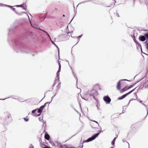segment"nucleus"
<instances>
[{"mask_svg":"<svg viewBox=\"0 0 148 148\" xmlns=\"http://www.w3.org/2000/svg\"><path fill=\"white\" fill-rule=\"evenodd\" d=\"M14 44L17 45L20 50L24 53H29L31 52L30 50L25 47L22 43V41L18 38L16 39L13 41Z\"/></svg>","mask_w":148,"mask_h":148,"instance_id":"1","label":"nucleus"},{"mask_svg":"<svg viewBox=\"0 0 148 148\" xmlns=\"http://www.w3.org/2000/svg\"><path fill=\"white\" fill-rule=\"evenodd\" d=\"M138 39L139 40L143 42L146 39L148 40V33H146L144 35H141L139 37Z\"/></svg>","mask_w":148,"mask_h":148,"instance_id":"2","label":"nucleus"},{"mask_svg":"<svg viewBox=\"0 0 148 148\" xmlns=\"http://www.w3.org/2000/svg\"><path fill=\"white\" fill-rule=\"evenodd\" d=\"M104 101L106 104L109 103L111 101V99L108 96H105L103 97Z\"/></svg>","mask_w":148,"mask_h":148,"instance_id":"3","label":"nucleus"},{"mask_svg":"<svg viewBox=\"0 0 148 148\" xmlns=\"http://www.w3.org/2000/svg\"><path fill=\"white\" fill-rule=\"evenodd\" d=\"M133 40H134V41L137 44L138 46L140 48V50H141V52L142 53H144V54H145L146 55H147L148 56V54H146L144 52H142V47H141V46L140 45V43L135 38V37L134 36L133 38Z\"/></svg>","mask_w":148,"mask_h":148,"instance_id":"4","label":"nucleus"},{"mask_svg":"<svg viewBox=\"0 0 148 148\" xmlns=\"http://www.w3.org/2000/svg\"><path fill=\"white\" fill-rule=\"evenodd\" d=\"M98 95V92L97 91L95 90H92L90 93V96L93 95Z\"/></svg>","mask_w":148,"mask_h":148,"instance_id":"5","label":"nucleus"},{"mask_svg":"<svg viewBox=\"0 0 148 148\" xmlns=\"http://www.w3.org/2000/svg\"><path fill=\"white\" fill-rule=\"evenodd\" d=\"M36 111L38 113V114L36 115V114H34L33 116H40L41 114V113L42 111V110L40 109L39 108H37L36 109Z\"/></svg>","mask_w":148,"mask_h":148,"instance_id":"6","label":"nucleus"},{"mask_svg":"<svg viewBox=\"0 0 148 148\" xmlns=\"http://www.w3.org/2000/svg\"><path fill=\"white\" fill-rule=\"evenodd\" d=\"M93 140H94V138H93V137H92V136L91 137L88 138L87 140L84 141L83 142V143L84 142H86V143L89 142Z\"/></svg>","mask_w":148,"mask_h":148,"instance_id":"7","label":"nucleus"},{"mask_svg":"<svg viewBox=\"0 0 148 148\" xmlns=\"http://www.w3.org/2000/svg\"><path fill=\"white\" fill-rule=\"evenodd\" d=\"M121 80H119L117 83V85L116 86V88L117 89L119 90H120L121 89Z\"/></svg>","mask_w":148,"mask_h":148,"instance_id":"8","label":"nucleus"},{"mask_svg":"<svg viewBox=\"0 0 148 148\" xmlns=\"http://www.w3.org/2000/svg\"><path fill=\"white\" fill-rule=\"evenodd\" d=\"M45 139L47 140H49L50 138V136L49 134H48L47 133H45Z\"/></svg>","mask_w":148,"mask_h":148,"instance_id":"9","label":"nucleus"},{"mask_svg":"<svg viewBox=\"0 0 148 148\" xmlns=\"http://www.w3.org/2000/svg\"><path fill=\"white\" fill-rule=\"evenodd\" d=\"M100 134V132H98L97 133L93 135L92 136V137H93V138H94V140Z\"/></svg>","mask_w":148,"mask_h":148,"instance_id":"10","label":"nucleus"},{"mask_svg":"<svg viewBox=\"0 0 148 148\" xmlns=\"http://www.w3.org/2000/svg\"><path fill=\"white\" fill-rule=\"evenodd\" d=\"M139 102L140 103H141L143 105H144L145 107V108H146V110L147 111V115L145 117H146L147 116V114H148V109L147 107V106L145 104H144V103H142V101H139Z\"/></svg>","mask_w":148,"mask_h":148,"instance_id":"11","label":"nucleus"},{"mask_svg":"<svg viewBox=\"0 0 148 148\" xmlns=\"http://www.w3.org/2000/svg\"><path fill=\"white\" fill-rule=\"evenodd\" d=\"M82 36V35H80L79 36H77V37H76V36H75V37H72L71 36V37L72 38H77L78 39V42H77V43H76V44H77L78 42H79V40H80V38Z\"/></svg>","mask_w":148,"mask_h":148,"instance_id":"12","label":"nucleus"},{"mask_svg":"<svg viewBox=\"0 0 148 148\" xmlns=\"http://www.w3.org/2000/svg\"><path fill=\"white\" fill-rule=\"evenodd\" d=\"M70 68H71V69L72 71V73L73 75V76L75 77V78L77 80H77H78L77 78V77H76V76L75 75L74 73V72L73 71V70L72 69V68L71 67H70Z\"/></svg>","mask_w":148,"mask_h":148,"instance_id":"13","label":"nucleus"},{"mask_svg":"<svg viewBox=\"0 0 148 148\" xmlns=\"http://www.w3.org/2000/svg\"><path fill=\"white\" fill-rule=\"evenodd\" d=\"M126 97V96L124 94L123 95H122L121 96L119 97L118 98V99L119 100L122 99H124Z\"/></svg>","mask_w":148,"mask_h":148,"instance_id":"14","label":"nucleus"},{"mask_svg":"<svg viewBox=\"0 0 148 148\" xmlns=\"http://www.w3.org/2000/svg\"><path fill=\"white\" fill-rule=\"evenodd\" d=\"M117 136L116 137H115L114 138V139H113L112 141V142H111V143L112 145H114L115 142V140H116V138H117Z\"/></svg>","mask_w":148,"mask_h":148,"instance_id":"15","label":"nucleus"},{"mask_svg":"<svg viewBox=\"0 0 148 148\" xmlns=\"http://www.w3.org/2000/svg\"><path fill=\"white\" fill-rule=\"evenodd\" d=\"M126 87L125 86L123 88H122L120 91V92L121 93H123L124 91L126 90H127L126 89Z\"/></svg>","mask_w":148,"mask_h":148,"instance_id":"16","label":"nucleus"},{"mask_svg":"<svg viewBox=\"0 0 148 148\" xmlns=\"http://www.w3.org/2000/svg\"><path fill=\"white\" fill-rule=\"evenodd\" d=\"M51 42L58 49V54H59V48H58V47L54 42L53 41H51Z\"/></svg>","mask_w":148,"mask_h":148,"instance_id":"17","label":"nucleus"},{"mask_svg":"<svg viewBox=\"0 0 148 148\" xmlns=\"http://www.w3.org/2000/svg\"><path fill=\"white\" fill-rule=\"evenodd\" d=\"M92 2V0H88V1H82L79 3V4H81L82 3H85L86 2Z\"/></svg>","mask_w":148,"mask_h":148,"instance_id":"18","label":"nucleus"},{"mask_svg":"<svg viewBox=\"0 0 148 148\" xmlns=\"http://www.w3.org/2000/svg\"><path fill=\"white\" fill-rule=\"evenodd\" d=\"M135 84H133V85H130L129 87H128L127 89H126V90H128L130 88H132L133 87V86L135 85Z\"/></svg>","mask_w":148,"mask_h":148,"instance_id":"19","label":"nucleus"},{"mask_svg":"<svg viewBox=\"0 0 148 148\" xmlns=\"http://www.w3.org/2000/svg\"><path fill=\"white\" fill-rule=\"evenodd\" d=\"M58 64L59 65L58 69L61 70V65L60 63L59 62H58Z\"/></svg>","mask_w":148,"mask_h":148,"instance_id":"20","label":"nucleus"},{"mask_svg":"<svg viewBox=\"0 0 148 148\" xmlns=\"http://www.w3.org/2000/svg\"><path fill=\"white\" fill-rule=\"evenodd\" d=\"M43 124L42 125L44 127H46V122L44 121L43 120Z\"/></svg>","mask_w":148,"mask_h":148,"instance_id":"21","label":"nucleus"},{"mask_svg":"<svg viewBox=\"0 0 148 148\" xmlns=\"http://www.w3.org/2000/svg\"><path fill=\"white\" fill-rule=\"evenodd\" d=\"M132 91L131 90L130 91V92H128V93L125 94L126 95V96H127V95L130 94V93H132Z\"/></svg>","mask_w":148,"mask_h":148,"instance_id":"22","label":"nucleus"},{"mask_svg":"<svg viewBox=\"0 0 148 148\" xmlns=\"http://www.w3.org/2000/svg\"><path fill=\"white\" fill-rule=\"evenodd\" d=\"M45 108L44 107V106H43V105L42 106H41L40 108V109H41V110H43L44 108Z\"/></svg>","mask_w":148,"mask_h":148,"instance_id":"23","label":"nucleus"},{"mask_svg":"<svg viewBox=\"0 0 148 148\" xmlns=\"http://www.w3.org/2000/svg\"><path fill=\"white\" fill-rule=\"evenodd\" d=\"M11 9L14 12H15L16 14H17V13L16 11L15 10V8H14L12 7Z\"/></svg>","mask_w":148,"mask_h":148,"instance_id":"24","label":"nucleus"},{"mask_svg":"<svg viewBox=\"0 0 148 148\" xmlns=\"http://www.w3.org/2000/svg\"><path fill=\"white\" fill-rule=\"evenodd\" d=\"M23 119H24L25 121L26 122H27V121H29V119H28L26 118H23Z\"/></svg>","mask_w":148,"mask_h":148,"instance_id":"25","label":"nucleus"},{"mask_svg":"<svg viewBox=\"0 0 148 148\" xmlns=\"http://www.w3.org/2000/svg\"><path fill=\"white\" fill-rule=\"evenodd\" d=\"M43 148H52L50 147L49 146H48L47 145H45V146L43 147Z\"/></svg>","mask_w":148,"mask_h":148,"instance_id":"26","label":"nucleus"},{"mask_svg":"<svg viewBox=\"0 0 148 148\" xmlns=\"http://www.w3.org/2000/svg\"><path fill=\"white\" fill-rule=\"evenodd\" d=\"M36 110H34L32 111V114H34L36 112Z\"/></svg>","mask_w":148,"mask_h":148,"instance_id":"27","label":"nucleus"},{"mask_svg":"<svg viewBox=\"0 0 148 148\" xmlns=\"http://www.w3.org/2000/svg\"><path fill=\"white\" fill-rule=\"evenodd\" d=\"M5 5L6 6L8 7H10V8H11L12 7V6H10V5Z\"/></svg>","mask_w":148,"mask_h":148,"instance_id":"28","label":"nucleus"},{"mask_svg":"<svg viewBox=\"0 0 148 148\" xmlns=\"http://www.w3.org/2000/svg\"><path fill=\"white\" fill-rule=\"evenodd\" d=\"M122 141H123V142H126V143H127L128 144V145H129V143H128L127 141H125V140H124V139Z\"/></svg>","mask_w":148,"mask_h":148,"instance_id":"29","label":"nucleus"},{"mask_svg":"<svg viewBox=\"0 0 148 148\" xmlns=\"http://www.w3.org/2000/svg\"><path fill=\"white\" fill-rule=\"evenodd\" d=\"M40 121H41L42 120H43L42 117H39L38 119Z\"/></svg>","mask_w":148,"mask_h":148,"instance_id":"30","label":"nucleus"},{"mask_svg":"<svg viewBox=\"0 0 148 148\" xmlns=\"http://www.w3.org/2000/svg\"><path fill=\"white\" fill-rule=\"evenodd\" d=\"M39 30H40V31L43 32L44 33H47V32L43 30L42 29H39Z\"/></svg>","mask_w":148,"mask_h":148,"instance_id":"31","label":"nucleus"},{"mask_svg":"<svg viewBox=\"0 0 148 148\" xmlns=\"http://www.w3.org/2000/svg\"><path fill=\"white\" fill-rule=\"evenodd\" d=\"M134 100V99H131L130 100V101H129V103H128V105H127V106H128V105L129 104V103H130V102L131 101H133Z\"/></svg>","mask_w":148,"mask_h":148,"instance_id":"32","label":"nucleus"},{"mask_svg":"<svg viewBox=\"0 0 148 148\" xmlns=\"http://www.w3.org/2000/svg\"><path fill=\"white\" fill-rule=\"evenodd\" d=\"M16 5L15 6H16V7H21V5Z\"/></svg>","mask_w":148,"mask_h":148,"instance_id":"33","label":"nucleus"},{"mask_svg":"<svg viewBox=\"0 0 148 148\" xmlns=\"http://www.w3.org/2000/svg\"><path fill=\"white\" fill-rule=\"evenodd\" d=\"M56 95V94H55L54 96H53L51 98V101H52V100L53 99V97H54Z\"/></svg>","mask_w":148,"mask_h":148,"instance_id":"34","label":"nucleus"},{"mask_svg":"<svg viewBox=\"0 0 148 148\" xmlns=\"http://www.w3.org/2000/svg\"><path fill=\"white\" fill-rule=\"evenodd\" d=\"M91 121H93L94 122H95V123H97V124L99 126V124H98V122L97 121H94V120H91Z\"/></svg>","mask_w":148,"mask_h":148,"instance_id":"35","label":"nucleus"},{"mask_svg":"<svg viewBox=\"0 0 148 148\" xmlns=\"http://www.w3.org/2000/svg\"><path fill=\"white\" fill-rule=\"evenodd\" d=\"M47 104H48V103H45L43 105V106H44V107H45V108L46 106V105H47Z\"/></svg>","mask_w":148,"mask_h":148,"instance_id":"36","label":"nucleus"},{"mask_svg":"<svg viewBox=\"0 0 148 148\" xmlns=\"http://www.w3.org/2000/svg\"><path fill=\"white\" fill-rule=\"evenodd\" d=\"M30 24L32 25V27H34V28H36L35 27H34V26L35 25H32V24L31 23V22H30Z\"/></svg>","mask_w":148,"mask_h":148,"instance_id":"37","label":"nucleus"},{"mask_svg":"<svg viewBox=\"0 0 148 148\" xmlns=\"http://www.w3.org/2000/svg\"><path fill=\"white\" fill-rule=\"evenodd\" d=\"M56 78H57L58 81H59V76H56Z\"/></svg>","mask_w":148,"mask_h":148,"instance_id":"38","label":"nucleus"},{"mask_svg":"<svg viewBox=\"0 0 148 148\" xmlns=\"http://www.w3.org/2000/svg\"><path fill=\"white\" fill-rule=\"evenodd\" d=\"M56 74H57V76H59V75H60V73H58V72H57Z\"/></svg>","mask_w":148,"mask_h":148,"instance_id":"39","label":"nucleus"},{"mask_svg":"<svg viewBox=\"0 0 148 148\" xmlns=\"http://www.w3.org/2000/svg\"><path fill=\"white\" fill-rule=\"evenodd\" d=\"M137 88V87H136V88H134V89H133L132 90H131V91H132V92H133L134 90L136 89V88Z\"/></svg>","mask_w":148,"mask_h":148,"instance_id":"40","label":"nucleus"},{"mask_svg":"<svg viewBox=\"0 0 148 148\" xmlns=\"http://www.w3.org/2000/svg\"><path fill=\"white\" fill-rule=\"evenodd\" d=\"M121 81H129L127 79H121Z\"/></svg>","mask_w":148,"mask_h":148,"instance_id":"41","label":"nucleus"},{"mask_svg":"<svg viewBox=\"0 0 148 148\" xmlns=\"http://www.w3.org/2000/svg\"><path fill=\"white\" fill-rule=\"evenodd\" d=\"M39 141L40 142V143H41L42 142V140L41 138H40L39 140Z\"/></svg>","mask_w":148,"mask_h":148,"instance_id":"42","label":"nucleus"},{"mask_svg":"<svg viewBox=\"0 0 148 148\" xmlns=\"http://www.w3.org/2000/svg\"><path fill=\"white\" fill-rule=\"evenodd\" d=\"M92 96L93 97V98H94V99L95 100H96L95 97V96L94 95H92Z\"/></svg>","mask_w":148,"mask_h":148,"instance_id":"43","label":"nucleus"},{"mask_svg":"<svg viewBox=\"0 0 148 148\" xmlns=\"http://www.w3.org/2000/svg\"><path fill=\"white\" fill-rule=\"evenodd\" d=\"M21 5H21V7L23 8V7L25 6V5L23 4H21Z\"/></svg>","mask_w":148,"mask_h":148,"instance_id":"44","label":"nucleus"},{"mask_svg":"<svg viewBox=\"0 0 148 148\" xmlns=\"http://www.w3.org/2000/svg\"><path fill=\"white\" fill-rule=\"evenodd\" d=\"M145 43L146 44H146H147V43H148V41H147V40H146L145 42Z\"/></svg>","mask_w":148,"mask_h":148,"instance_id":"45","label":"nucleus"},{"mask_svg":"<svg viewBox=\"0 0 148 148\" xmlns=\"http://www.w3.org/2000/svg\"><path fill=\"white\" fill-rule=\"evenodd\" d=\"M30 145L32 146V147H29V148H34V146L32 145V144H31Z\"/></svg>","mask_w":148,"mask_h":148,"instance_id":"46","label":"nucleus"},{"mask_svg":"<svg viewBox=\"0 0 148 148\" xmlns=\"http://www.w3.org/2000/svg\"><path fill=\"white\" fill-rule=\"evenodd\" d=\"M74 17H73V18L72 19V20L70 21V22H69V24H70L71 23V22L72 21V20H73V18H74Z\"/></svg>","mask_w":148,"mask_h":148,"instance_id":"47","label":"nucleus"},{"mask_svg":"<svg viewBox=\"0 0 148 148\" xmlns=\"http://www.w3.org/2000/svg\"><path fill=\"white\" fill-rule=\"evenodd\" d=\"M116 14V15L118 17H119V14L118 13H117Z\"/></svg>","mask_w":148,"mask_h":148,"instance_id":"48","label":"nucleus"},{"mask_svg":"<svg viewBox=\"0 0 148 148\" xmlns=\"http://www.w3.org/2000/svg\"><path fill=\"white\" fill-rule=\"evenodd\" d=\"M72 32H73V31H72ZM71 32H67V34H70V33H71Z\"/></svg>","mask_w":148,"mask_h":148,"instance_id":"49","label":"nucleus"},{"mask_svg":"<svg viewBox=\"0 0 148 148\" xmlns=\"http://www.w3.org/2000/svg\"><path fill=\"white\" fill-rule=\"evenodd\" d=\"M46 34H47V35L48 36H49V34L47 32V33H46Z\"/></svg>","mask_w":148,"mask_h":148,"instance_id":"50","label":"nucleus"},{"mask_svg":"<svg viewBox=\"0 0 148 148\" xmlns=\"http://www.w3.org/2000/svg\"><path fill=\"white\" fill-rule=\"evenodd\" d=\"M60 71L61 70L58 69L57 72L58 73H60Z\"/></svg>","mask_w":148,"mask_h":148,"instance_id":"51","label":"nucleus"},{"mask_svg":"<svg viewBox=\"0 0 148 148\" xmlns=\"http://www.w3.org/2000/svg\"><path fill=\"white\" fill-rule=\"evenodd\" d=\"M60 71L61 70L58 69L57 72L58 73H60Z\"/></svg>","mask_w":148,"mask_h":148,"instance_id":"52","label":"nucleus"},{"mask_svg":"<svg viewBox=\"0 0 148 148\" xmlns=\"http://www.w3.org/2000/svg\"><path fill=\"white\" fill-rule=\"evenodd\" d=\"M56 84V83H54L53 84V86H52V87H53Z\"/></svg>","mask_w":148,"mask_h":148,"instance_id":"53","label":"nucleus"},{"mask_svg":"<svg viewBox=\"0 0 148 148\" xmlns=\"http://www.w3.org/2000/svg\"><path fill=\"white\" fill-rule=\"evenodd\" d=\"M51 102H47V103H48V106H49V104H50V103H51Z\"/></svg>","mask_w":148,"mask_h":148,"instance_id":"54","label":"nucleus"},{"mask_svg":"<svg viewBox=\"0 0 148 148\" xmlns=\"http://www.w3.org/2000/svg\"><path fill=\"white\" fill-rule=\"evenodd\" d=\"M6 99L7 98H5V99H0V100H4L5 99Z\"/></svg>","mask_w":148,"mask_h":148,"instance_id":"55","label":"nucleus"},{"mask_svg":"<svg viewBox=\"0 0 148 148\" xmlns=\"http://www.w3.org/2000/svg\"><path fill=\"white\" fill-rule=\"evenodd\" d=\"M23 9H24V10H25V7H23Z\"/></svg>","mask_w":148,"mask_h":148,"instance_id":"56","label":"nucleus"},{"mask_svg":"<svg viewBox=\"0 0 148 148\" xmlns=\"http://www.w3.org/2000/svg\"><path fill=\"white\" fill-rule=\"evenodd\" d=\"M98 132H100V133L101 132H103V131H99Z\"/></svg>","mask_w":148,"mask_h":148,"instance_id":"57","label":"nucleus"},{"mask_svg":"<svg viewBox=\"0 0 148 148\" xmlns=\"http://www.w3.org/2000/svg\"><path fill=\"white\" fill-rule=\"evenodd\" d=\"M60 84H61V83H60V82L58 84V86H59V85H60Z\"/></svg>","mask_w":148,"mask_h":148,"instance_id":"58","label":"nucleus"},{"mask_svg":"<svg viewBox=\"0 0 148 148\" xmlns=\"http://www.w3.org/2000/svg\"><path fill=\"white\" fill-rule=\"evenodd\" d=\"M22 13L25 14H27L26 13V12H22Z\"/></svg>","mask_w":148,"mask_h":148,"instance_id":"59","label":"nucleus"},{"mask_svg":"<svg viewBox=\"0 0 148 148\" xmlns=\"http://www.w3.org/2000/svg\"><path fill=\"white\" fill-rule=\"evenodd\" d=\"M56 143L58 144V145L59 144H60V143L59 142H56Z\"/></svg>","mask_w":148,"mask_h":148,"instance_id":"60","label":"nucleus"},{"mask_svg":"<svg viewBox=\"0 0 148 148\" xmlns=\"http://www.w3.org/2000/svg\"><path fill=\"white\" fill-rule=\"evenodd\" d=\"M134 94H135L136 95V99H137V95H136V93H134Z\"/></svg>","mask_w":148,"mask_h":148,"instance_id":"61","label":"nucleus"},{"mask_svg":"<svg viewBox=\"0 0 148 148\" xmlns=\"http://www.w3.org/2000/svg\"><path fill=\"white\" fill-rule=\"evenodd\" d=\"M114 5H115V3H116V1L115 0H114Z\"/></svg>","mask_w":148,"mask_h":148,"instance_id":"62","label":"nucleus"},{"mask_svg":"<svg viewBox=\"0 0 148 148\" xmlns=\"http://www.w3.org/2000/svg\"><path fill=\"white\" fill-rule=\"evenodd\" d=\"M111 7L110 6H107L106 7Z\"/></svg>","mask_w":148,"mask_h":148,"instance_id":"63","label":"nucleus"},{"mask_svg":"<svg viewBox=\"0 0 148 148\" xmlns=\"http://www.w3.org/2000/svg\"><path fill=\"white\" fill-rule=\"evenodd\" d=\"M48 37H49V39H50V38H51L49 35Z\"/></svg>","mask_w":148,"mask_h":148,"instance_id":"64","label":"nucleus"}]
</instances>
